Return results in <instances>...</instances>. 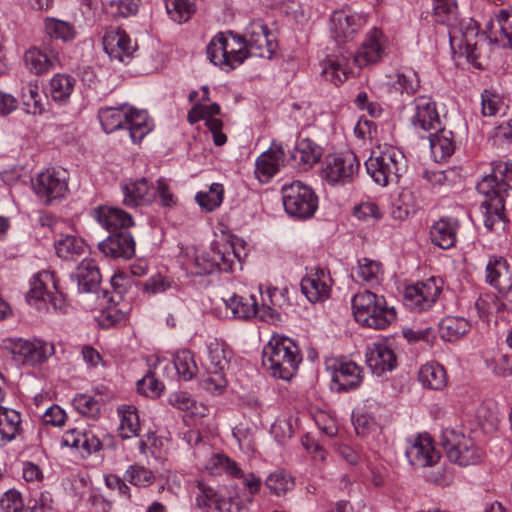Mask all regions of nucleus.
<instances>
[{
	"label": "nucleus",
	"mask_w": 512,
	"mask_h": 512,
	"mask_svg": "<svg viewBox=\"0 0 512 512\" xmlns=\"http://www.w3.org/2000/svg\"><path fill=\"white\" fill-rule=\"evenodd\" d=\"M433 15L437 23L448 27L453 50L458 49L470 60L480 57V45L486 37L472 18H459L456 0H433Z\"/></svg>",
	"instance_id": "nucleus-1"
},
{
	"label": "nucleus",
	"mask_w": 512,
	"mask_h": 512,
	"mask_svg": "<svg viewBox=\"0 0 512 512\" xmlns=\"http://www.w3.org/2000/svg\"><path fill=\"white\" fill-rule=\"evenodd\" d=\"M301 360L297 345L288 337H273L263 349V366L274 378L289 381Z\"/></svg>",
	"instance_id": "nucleus-2"
},
{
	"label": "nucleus",
	"mask_w": 512,
	"mask_h": 512,
	"mask_svg": "<svg viewBox=\"0 0 512 512\" xmlns=\"http://www.w3.org/2000/svg\"><path fill=\"white\" fill-rule=\"evenodd\" d=\"M352 309L358 323L376 330L385 329L396 319L394 308L387 306L385 298L369 290L353 296Z\"/></svg>",
	"instance_id": "nucleus-3"
},
{
	"label": "nucleus",
	"mask_w": 512,
	"mask_h": 512,
	"mask_svg": "<svg viewBox=\"0 0 512 512\" xmlns=\"http://www.w3.org/2000/svg\"><path fill=\"white\" fill-rule=\"evenodd\" d=\"M365 165L367 173L375 183L384 187L389 183L398 182L406 170V159L400 150L388 147L378 156L370 157Z\"/></svg>",
	"instance_id": "nucleus-4"
},
{
	"label": "nucleus",
	"mask_w": 512,
	"mask_h": 512,
	"mask_svg": "<svg viewBox=\"0 0 512 512\" xmlns=\"http://www.w3.org/2000/svg\"><path fill=\"white\" fill-rule=\"evenodd\" d=\"M281 194L285 211L295 218H310L318 208L316 194L310 186L301 181L284 185Z\"/></svg>",
	"instance_id": "nucleus-5"
},
{
	"label": "nucleus",
	"mask_w": 512,
	"mask_h": 512,
	"mask_svg": "<svg viewBox=\"0 0 512 512\" xmlns=\"http://www.w3.org/2000/svg\"><path fill=\"white\" fill-rule=\"evenodd\" d=\"M207 348L208 356L204 363L207 376L201 381V385L208 392L221 393L227 385L224 374L229 365L226 346L214 340L208 344Z\"/></svg>",
	"instance_id": "nucleus-6"
},
{
	"label": "nucleus",
	"mask_w": 512,
	"mask_h": 512,
	"mask_svg": "<svg viewBox=\"0 0 512 512\" xmlns=\"http://www.w3.org/2000/svg\"><path fill=\"white\" fill-rule=\"evenodd\" d=\"M442 445L448 459L460 466L474 465L481 461V452L474 440L460 432L446 430Z\"/></svg>",
	"instance_id": "nucleus-7"
},
{
	"label": "nucleus",
	"mask_w": 512,
	"mask_h": 512,
	"mask_svg": "<svg viewBox=\"0 0 512 512\" xmlns=\"http://www.w3.org/2000/svg\"><path fill=\"white\" fill-rule=\"evenodd\" d=\"M360 162L351 150L328 155L322 168V177L332 185L350 182L357 174Z\"/></svg>",
	"instance_id": "nucleus-8"
},
{
	"label": "nucleus",
	"mask_w": 512,
	"mask_h": 512,
	"mask_svg": "<svg viewBox=\"0 0 512 512\" xmlns=\"http://www.w3.org/2000/svg\"><path fill=\"white\" fill-rule=\"evenodd\" d=\"M441 287L436 278L431 277L423 282H418L405 289L403 301L407 308L421 312L429 309L438 299Z\"/></svg>",
	"instance_id": "nucleus-9"
},
{
	"label": "nucleus",
	"mask_w": 512,
	"mask_h": 512,
	"mask_svg": "<svg viewBox=\"0 0 512 512\" xmlns=\"http://www.w3.org/2000/svg\"><path fill=\"white\" fill-rule=\"evenodd\" d=\"M330 388L337 393L357 389L363 380V369L352 361H336L328 367Z\"/></svg>",
	"instance_id": "nucleus-10"
},
{
	"label": "nucleus",
	"mask_w": 512,
	"mask_h": 512,
	"mask_svg": "<svg viewBox=\"0 0 512 512\" xmlns=\"http://www.w3.org/2000/svg\"><path fill=\"white\" fill-rule=\"evenodd\" d=\"M25 67L33 74L39 76L49 72L60 64L59 50L52 42H43V46L30 47L23 56Z\"/></svg>",
	"instance_id": "nucleus-11"
},
{
	"label": "nucleus",
	"mask_w": 512,
	"mask_h": 512,
	"mask_svg": "<svg viewBox=\"0 0 512 512\" xmlns=\"http://www.w3.org/2000/svg\"><path fill=\"white\" fill-rule=\"evenodd\" d=\"M11 352L19 357L23 364L37 365L45 362L55 353L53 343L41 339L24 340L17 339L12 342Z\"/></svg>",
	"instance_id": "nucleus-12"
},
{
	"label": "nucleus",
	"mask_w": 512,
	"mask_h": 512,
	"mask_svg": "<svg viewBox=\"0 0 512 512\" xmlns=\"http://www.w3.org/2000/svg\"><path fill=\"white\" fill-rule=\"evenodd\" d=\"M35 193L49 204L54 199L64 197L68 185L63 173L54 170H46L37 175L32 181Z\"/></svg>",
	"instance_id": "nucleus-13"
},
{
	"label": "nucleus",
	"mask_w": 512,
	"mask_h": 512,
	"mask_svg": "<svg viewBox=\"0 0 512 512\" xmlns=\"http://www.w3.org/2000/svg\"><path fill=\"white\" fill-rule=\"evenodd\" d=\"M271 34L263 23L253 22L246 28L244 45L249 56L271 58L275 43Z\"/></svg>",
	"instance_id": "nucleus-14"
},
{
	"label": "nucleus",
	"mask_w": 512,
	"mask_h": 512,
	"mask_svg": "<svg viewBox=\"0 0 512 512\" xmlns=\"http://www.w3.org/2000/svg\"><path fill=\"white\" fill-rule=\"evenodd\" d=\"M406 457L415 467L434 466L440 459L439 453L434 449L432 439L428 435H417L408 440Z\"/></svg>",
	"instance_id": "nucleus-15"
},
{
	"label": "nucleus",
	"mask_w": 512,
	"mask_h": 512,
	"mask_svg": "<svg viewBox=\"0 0 512 512\" xmlns=\"http://www.w3.org/2000/svg\"><path fill=\"white\" fill-rule=\"evenodd\" d=\"M412 109L410 122L416 130L430 131L441 126L436 104L430 98L426 96L415 98Z\"/></svg>",
	"instance_id": "nucleus-16"
},
{
	"label": "nucleus",
	"mask_w": 512,
	"mask_h": 512,
	"mask_svg": "<svg viewBox=\"0 0 512 512\" xmlns=\"http://www.w3.org/2000/svg\"><path fill=\"white\" fill-rule=\"evenodd\" d=\"M363 22V18L357 14L337 10L330 17V30L338 43H345L354 38Z\"/></svg>",
	"instance_id": "nucleus-17"
},
{
	"label": "nucleus",
	"mask_w": 512,
	"mask_h": 512,
	"mask_svg": "<svg viewBox=\"0 0 512 512\" xmlns=\"http://www.w3.org/2000/svg\"><path fill=\"white\" fill-rule=\"evenodd\" d=\"M98 247L105 256L112 258L130 259L135 254V241L128 230L109 234Z\"/></svg>",
	"instance_id": "nucleus-18"
},
{
	"label": "nucleus",
	"mask_w": 512,
	"mask_h": 512,
	"mask_svg": "<svg viewBox=\"0 0 512 512\" xmlns=\"http://www.w3.org/2000/svg\"><path fill=\"white\" fill-rule=\"evenodd\" d=\"M121 189L126 207L148 205L156 198L154 186L146 178L129 180L121 185Z\"/></svg>",
	"instance_id": "nucleus-19"
},
{
	"label": "nucleus",
	"mask_w": 512,
	"mask_h": 512,
	"mask_svg": "<svg viewBox=\"0 0 512 512\" xmlns=\"http://www.w3.org/2000/svg\"><path fill=\"white\" fill-rule=\"evenodd\" d=\"M384 54V36L380 30L373 29L354 55V62L359 68H363L378 62Z\"/></svg>",
	"instance_id": "nucleus-20"
},
{
	"label": "nucleus",
	"mask_w": 512,
	"mask_h": 512,
	"mask_svg": "<svg viewBox=\"0 0 512 512\" xmlns=\"http://www.w3.org/2000/svg\"><path fill=\"white\" fill-rule=\"evenodd\" d=\"M284 157L283 147L273 142L271 147L256 159L255 175L259 181H269L283 165Z\"/></svg>",
	"instance_id": "nucleus-21"
},
{
	"label": "nucleus",
	"mask_w": 512,
	"mask_h": 512,
	"mask_svg": "<svg viewBox=\"0 0 512 512\" xmlns=\"http://www.w3.org/2000/svg\"><path fill=\"white\" fill-rule=\"evenodd\" d=\"M366 363L373 374L380 376L397 366V358L385 343H373L367 348Z\"/></svg>",
	"instance_id": "nucleus-22"
},
{
	"label": "nucleus",
	"mask_w": 512,
	"mask_h": 512,
	"mask_svg": "<svg viewBox=\"0 0 512 512\" xmlns=\"http://www.w3.org/2000/svg\"><path fill=\"white\" fill-rule=\"evenodd\" d=\"M71 281L77 285L80 293H95L99 289L101 274L95 262L84 259L70 276Z\"/></svg>",
	"instance_id": "nucleus-23"
},
{
	"label": "nucleus",
	"mask_w": 512,
	"mask_h": 512,
	"mask_svg": "<svg viewBox=\"0 0 512 512\" xmlns=\"http://www.w3.org/2000/svg\"><path fill=\"white\" fill-rule=\"evenodd\" d=\"M95 216L98 223L104 227L109 234L127 230L134 225L133 218L130 214L115 207H99L95 210Z\"/></svg>",
	"instance_id": "nucleus-24"
},
{
	"label": "nucleus",
	"mask_w": 512,
	"mask_h": 512,
	"mask_svg": "<svg viewBox=\"0 0 512 512\" xmlns=\"http://www.w3.org/2000/svg\"><path fill=\"white\" fill-rule=\"evenodd\" d=\"M322 156V148L309 138L301 139L295 146L291 160L301 171H307L318 163Z\"/></svg>",
	"instance_id": "nucleus-25"
},
{
	"label": "nucleus",
	"mask_w": 512,
	"mask_h": 512,
	"mask_svg": "<svg viewBox=\"0 0 512 512\" xmlns=\"http://www.w3.org/2000/svg\"><path fill=\"white\" fill-rule=\"evenodd\" d=\"M501 163L503 162H492V173L483 177V179L476 186L477 191L486 196L485 200H489L492 197H503L505 199L504 194L508 189H512L509 184L510 181L507 179V177L504 175L502 176L498 173V171H496L498 165Z\"/></svg>",
	"instance_id": "nucleus-26"
},
{
	"label": "nucleus",
	"mask_w": 512,
	"mask_h": 512,
	"mask_svg": "<svg viewBox=\"0 0 512 512\" xmlns=\"http://www.w3.org/2000/svg\"><path fill=\"white\" fill-rule=\"evenodd\" d=\"M325 277L323 269H316L301 280V291L310 302L314 303L328 298L330 289Z\"/></svg>",
	"instance_id": "nucleus-27"
},
{
	"label": "nucleus",
	"mask_w": 512,
	"mask_h": 512,
	"mask_svg": "<svg viewBox=\"0 0 512 512\" xmlns=\"http://www.w3.org/2000/svg\"><path fill=\"white\" fill-rule=\"evenodd\" d=\"M51 285L55 291H58V281L55 275L50 271H41L35 274L30 282V289L26 294V300L29 304H36L39 301H46L51 292L48 286Z\"/></svg>",
	"instance_id": "nucleus-28"
},
{
	"label": "nucleus",
	"mask_w": 512,
	"mask_h": 512,
	"mask_svg": "<svg viewBox=\"0 0 512 512\" xmlns=\"http://www.w3.org/2000/svg\"><path fill=\"white\" fill-rule=\"evenodd\" d=\"M47 500V497L42 494L40 507H38V500H30L25 507L21 494L11 489L0 498V512H44L45 501Z\"/></svg>",
	"instance_id": "nucleus-29"
},
{
	"label": "nucleus",
	"mask_w": 512,
	"mask_h": 512,
	"mask_svg": "<svg viewBox=\"0 0 512 512\" xmlns=\"http://www.w3.org/2000/svg\"><path fill=\"white\" fill-rule=\"evenodd\" d=\"M490 37L494 36L495 41L503 44H509L512 39V8L499 10L494 19H491L486 25Z\"/></svg>",
	"instance_id": "nucleus-30"
},
{
	"label": "nucleus",
	"mask_w": 512,
	"mask_h": 512,
	"mask_svg": "<svg viewBox=\"0 0 512 512\" xmlns=\"http://www.w3.org/2000/svg\"><path fill=\"white\" fill-rule=\"evenodd\" d=\"M225 305L231 310L234 318L248 320L259 316L260 319H264V315L259 314L257 299L254 295H233L225 300Z\"/></svg>",
	"instance_id": "nucleus-31"
},
{
	"label": "nucleus",
	"mask_w": 512,
	"mask_h": 512,
	"mask_svg": "<svg viewBox=\"0 0 512 512\" xmlns=\"http://www.w3.org/2000/svg\"><path fill=\"white\" fill-rule=\"evenodd\" d=\"M104 44L110 58H116L121 62L124 61V57H130L136 50V44L132 43L130 37L120 30L108 35Z\"/></svg>",
	"instance_id": "nucleus-32"
},
{
	"label": "nucleus",
	"mask_w": 512,
	"mask_h": 512,
	"mask_svg": "<svg viewBox=\"0 0 512 512\" xmlns=\"http://www.w3.org/2000/svg\"><path fill=\"white\" fill-rule=\"evenodd\" d=\"M431 152L436 161H444L449 158L454 150L453 132L441 126L429 134Z\"/></svg>",
	"instance_id": "nucleus-33"
},
{
	"label": "nucleus",
	"mask_w": 512,
	"mask_h": 512,
	"mask_svg": "<svg viewBox=\"0 0 512 512\" xmlns=\"http://www.w3.org/2000/svg\"><path fill=\"white\" fill-rule=\"evenodd\" d=\"M486 282L500 291L510 281V270L506 259L502 256L490 257L486 265Z\"/></svg>",
	"instance_id": "nucleus-34"
},
{
	"label": "nucleus",
	"mask_w": 512,
	"mask_h": 512,
	"mask_svg": "<svg viewBox=\"0 0 512 512\" xmlns=\"http://www.w3.org/2000/svg\"><path fill=\"white\" fill-rule=\"evenodd\" d=\"M456 220L451 218L440 219L430 230L432 243L442 249L454 246L456 242Z\"/></svg>",
	"instance_id": "nucleus-35"
},
{
	"label": "nucleus",
	"mask_w": 512,
	"mask_h": 512,
	"mask_svg": "<svg viewBox=\"0 0 512 512\" xmlns=\"http://www.w3.org/2000/svg\"><path fill=\"white\" fill-rule=\"evenodd\" d=\"M127 105L118 107H102L98 111V118L106 133L116 130H126Z\"/></svg>",
	"instance_id": "nucleus-36"
},
{
	"label": "nucleus",
	"mask_w": 512,
	"mask_h": 512,
	"mask_svg": "<svg viewBox=\"0 0 512 512\" xmlns=\"http://www.w3.org/2000/svg\"><path fill=\"white\" fill-rule=\"evenodd\" d=\"M322 74L335 85L343 83L350 73L348 60L344 56H328L321 62Z\"/></svg>",
	"instance_id": "nucleus-37"
},
{
	"label": "nucleus",
	"mask_w": 512,
	"mask_h": 512,
	"mask_svg": "<svg viewBox=\"0 0 512 512\" xmlns=\"http://www.w3.org/2000/svg\"><path fill=\"white\" fill-rule=\"evenodd\" d=\"M54 246L57 256L64 260H76L86 252L84 240L70 234L55 240Z\"/></svg>",
	"instance_id": "nucleus-38"
},
{
	"label": "nucleus",
	"mask_w": 512,
	"mask_h": 512,
	"mask_svg": "<svg viewBox=\"0 0 512 512\" xmlns=\"http://www.w3.org/2000/svg\"><path fill=\"white\" fill-rule=\"evenodd\" d=\"M126 131L132 142L136 143L150 131L146 111L137 110L127 105Z\"/></svg>",
	"instance_id": "nucleus-39"
},
{
	"label": "nucleus",
	"mask_w": 512,
	"mask_h": 512,
	"mask_svg": "<svg viewBox=\"0 0 512 512\" xmlns=\"http://www.w3.org/2000/svg\"><path fill=\"white\" fill-rule=\"evenodd\" d=\"M470 328V323L462 317L447 316L439 323L440 337L448 342L459 340Z\"/></svg>",
	"instance_id": "nucleus-40"
},
{
	"label": "nucleus",
	"mask_w": 512,
	"mask_h": 512,
	"mask_svg": "<svg viewBox=\"0 0 512 512\" xmlns=\"http://www.w3.org/2000/svg\"><path fill=\"white\" fill-rule=\"evenodd\" d=\"M418 379L424 387L438 390L446 385V372L438 363H426L421 366Z\"/></svg>",
	"instance_id": "nucleus-41"
},
{
	"label": "nucleus",
	"mask_w": 512,
	"mask_h": 512,
	"mask_svg": "<svg viewBox=\"0 0 512 512\" xmlns=\"http://www.w3.org/2000/svg\"><path fill=\"white\" fill-rule=\"evenodd\" d=\"M75 83V78L68 74H55L49 84L52 99L61 104L67 103L74 90Z\"/></svg>",
	"instance_id": "nucleus-42"
},
{
	"label": "nucleus",
	"mask_w": 512,
	"mask_h": 512,
	"mask_svg": "<svg viewBox=\"0 0 512 512\" xmlns=\"http://www.w3.org/2000/svg\"><path fill=\"white\" fill-rule=\"evenodd\" d=\"M21 429L20 413L14 409L0 406V438L13 440Z\"/></svg>",
	"instance_id": "nucleus-43"
},
{
	"label": "nucleus",
	"mask_w": 512,
	"mask_h": 512,
	"mask_svg": "<svg viewBox=\"0 0 512 512\" xmlns=\"http://www.w3.org/2000/svg\"><path fill=\"white\" fill-rule=\"evenodd\" d=\"M121 416L119 434L122 439H129L137 436L140 429L139 415L137 409L131 405H123L118 408Z\"/></svg>",
	"instance_id": "nucleus-44"
},
{
	"label": "nucleus",
	"mask_w": 512,
	"mask_h": 512,
	"mask_svg": "<svg viewBox=\"0 0 512 512\" xmlns=\"http://www.w3.org/2000/svg\"><path fill=\"white\" fill-rule=\"evenodd\" d=\"M173 363L177 374L184 381H189L196 376L198 367L191 351L186 349L178 351L173 358Z\"/></svg>",
	"instance_id": "nucleus-45"
},
{
	"label": "nucleus",
	"mask_w": 512,
	"mask_h": 512,
	"mask_svg": "<svg viewBox=\"0 0 512 512\" xmlns=\"http://www.w3.org/2000/svg\"><path fill=\"white\" fill-rule=\"evenodd\" d=\"M45 32L51 39H60L64 42L71 41L76 36L74 26L66 21L56 18L45 19Z\"/></svg>",
	"instance_id": "nucleus-46"
},
{
	"label": "nucleus",
	"mask_w": 512,
	"mask_h": 512,
	"mask_svg": "<svg viewBox=\"0 0 512 512\" xmlns=\"http://www.w3.org/2000/svg\"><path fill=\"white\" fill-rule=\"evenodd\" d=\"M265 485L272 494L282 496L293 489L295 482L294 478L289 473L284 470H277L269 474L266 478Z\"/></svg>",
	"instance_id": "nucleus-47"
},
{
	"label": "nucleus",
	"mask_w": 512,
	"mask_h": 512,
	"mask_svg": "<svg viewBox=\"0 0 512 512\" xmlns=\"http://www.w3.org/2000/svg\"><path fill=\"white\" fill-rule=\"evenodd\" d=\"M230 43L227 38L219 33L207 46V57L211 63L222 68L223 62L228 61V48Z\"/></svg>",
	"instance_id": "nucleus-48"
},
{
	"label": "nucleus",
	"mask_w": 512,
	"mask_h": 512,
	"mask_svg": "<svg viewBox=\"0 0 512 512\" xmlns=\"http://www.w3.org/2000/svg\"><path fill=\"white\" fill-rule=\"evenodd\" d=\"M484 211V225L487 229L492 230L496 223L503 220L504 198L492 197L484 200L481 205Z\"/></svg>",
	"instance_id": "nucleus-49"
},
{
	"label": "nucleus",
	"mask_w": 512,
	"mask_h": 512,
	"mask_svg": "<svg viewBox=\"0 0 512 512\" xmlns=\"http://www.w3.org/2000/svg\"><path fill=\"white\" fill-rule=\"evenodd\" d=\"M224 188L222 184L213 183L206 192H198L195 196L199 206L207 212L219 207L223 201Z\"/></svg>",
	"instance_id": "nucleus-50"
},
{
	"label": "nucleus",
	"mask_w": 512,
	"mask_h": 512,
	"mask_svg": "<svg viewBox=\"0 0 512 512\" xmlns=\"http://www.w3.org/2000/svg\"><path fill=\"white\" fill-rule=\"evenodd\" d=\"M167 13L178 23L186 22L195 12V0H165Z\"/></svg>",
	"instance_id": "nucleus-51"
},
{
	"label": "nucleus",
	"mask_w": 512,
	"mask_h": 512,
	"mask_svg": "<svg viewBox=\"0 0 512 512\" xmlns=\"http://www.w3.org/2000/svg\"><path fill=\"white\" fill-rule=\"evenodd\" d=\"M420 87V80L417 73L413 70H407L396 75L392 88L400 94L413 95Z\"/></svg>",
	"instance_id": "nucleus-52"
},
{
	"label": "nucleus",
	"mask_w": 512,
	"mask_h": 512,
	"mask_svg": "<svg viewBox=\"0 0 512 512\" xmlns=\"http://www.w3.org/2000/svg\"><path fill=\"white\" fill-rule=\"evenodd\" d=\"M73 406L80 414L91 419H97L101 413L100 403L86 394L76 395L73 399Z\"/></svg>",
	"instance_id": "nucleus-53"
},
{
	"label": "nucleus",
	"mask_w": 512,
	"mask_h": 512,
	"mask_svg": "<svg viewBox=\"0 0 512 512\" xmlns=\"http://www.w3.org/2000/svg\"><path fill=\"white\" fill-rule=\"evenodd\" d=\"M382 272V266L379 262L363 258L358 261L357 277L366 283H377L379 275Z\"/></svg>",
	"instance_id": "nucleus-54"
},
{
	"label": "nucleus",
	"mask_w": 512,
	"mask_h": 512,
	"mask_svg": "<svg viewBox=\"0 0 512 512\" xmlns=\"http://www.w3.org/2000/svg\"><path fill=\"white\" fill-rule=\"evenodd\" d=\"M124 479L137 487H146L153 483L152 471L144 466L131 465L124 474Z\"/></svg>",
	"instance_id": "nucleus-55"
},
{
	"label": "nucleus",
	"mask_w": 512,
	"mask_h": 512,
	"mask_svg": "<svg viewBox=\"0 0 512 512\" xmlns=\"http://www.w3.org/2000/svg\"><path fill=\"white\" fill-rule=\"evenodd\" d=\"M22 103L25 112L28 114L37 115L44 111L37 87L28 86L23 89Z\"/></svg>",
	"instance_id": "nucleus-56"
},
{
	"label": "nucleus",
	"mask_w": 512,
	"mask_h": 512,
	"mask_svg": "<svg viewBox=\"0 0 512 512\" xmlns=\"http://www.w3.org/2000/svg\"><path fill=\"white\" fill-rule=\"evenodd\" d=\"M143 291L150 294L163 293L172 287H176V283L165 276L155 275L150 277L146 282L142 284Z\"/></svg>",
	"instance_id": "nucleus-57"
},
{
	"label": "nucleus",
	"mask_w": 512,
	"mask_h": 512,
	"mask_svg": "<svg viewBox=\"0 0 512 512\" xmlns=\"http://www.w3.org/2000/svg\"><path fill=\"white\" fill-rule=\"evenodd\" d=\"M137 389L139 392L146 396L156 397L161 394L164 385L160 382L154 374L148 373L137 382Z\"/></svg>",
	"instance_id": "nucleus-58"
},
{
	"label": "nucleus",
	"mask_w": 512,
	"mask_h": 512,
	"mask_svg": "<svg viewBox=\"0 0 512 512\" xmlns=\"http://www.w3.org/2000/svg\"><path fill=\"white\" fill-rule=\"evenodd\" d=\"M238 48L232 47L230 44V47L228 48V61L223 62V69H226L227 71L234 69L236 66L242 64L246 57L249 55L246 51V47L244 45V42L241 39L237 40Z\"/></svg>",
	"instance_id": "nucleus-59"
},
{
	"label": "nucleus",
	"mask_w": 512,
	"mask_h": 512,
	"mask_svg": "<svg viewBox=\"0 0 512 512\" xmlns=\"http://www.w3.org/2000/svg\"><path fill=\"white\" fill-rule=\"evenodd\" d=\"M217 270V263L212 256V247L195 257V270L197 275H207Z\"/></svg>",
	"instance_id": "nucleus-60"
},
{
	"label": "nucleus",
	"mask_w": 512,
	"mask_h": 512,
	"mask_svg": "<svg viewBox=\"0 0 512 512\" xmlns=\"http://www.w3.org/2000/svg\"><path fill=\"white\" fill-rule=\"evenodd\" d=\"M212 256L217 263V270L232 271L234 260L231 257L228 244H224L222 248L212 247Z\"/></svg>",
	"instance_id": "nucleus-61"
},
{
	"label": "nucleus",
	"mask_w": 512,
	"mask_h": 512,
	"mask_svg": "<svg viewBox=\"0 0 512 512\" xmlns=\"http://www.w3.org/2000/svg\"><path fill=\"white\" fill-rule=\"evenodd\" d=\"M481 99L482 114L484 116H494L500 110L502 100L499 95L489 90H484Z\"/></svg>",
	"instance_id": "nucleus-62"
},
{
	"label": "nucleus",
	"mask_w": 512,
	"mask_h": 512,
	"mask_svg": "<svg viewBox=\"0 0 512 512\" xmlns=\"http://www.w3.org/2000/svg\"><path fill=\"white\" fill-rule=\"evenodd\" d=\"M132 283V279L128 276L119 274L114 275L111 278V286L113 288L112 295L110 297V301L114 304H118L120 300H122L124 293L126 292V288L130 286Z\"/></svg>",
	"instance_id": "nucleus-63"
},
{
	"label": "nucleus",
	"mask_w": 512,
	"mask_h": 512,
	"mask_svg": "<svg viewBox=\"0 0 512 512\" xmlns=\"http://www.w3.org/2000/svg\"><path fill=\"white\" fill-rule=\"evenodd\" d=\"M197 487L200 493L196 497V506L199 509H208L210 507V502L215 503L218 493L214 488L208 486L202 481L197 482Z\"/></svg>",
	"instance_id": "nucleus-64"
}]
</instances>
